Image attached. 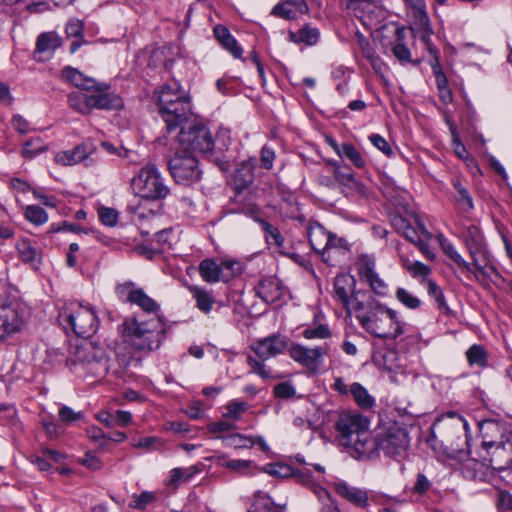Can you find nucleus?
<instances>
[{
	"label": "nucleus",
	"instance_id": "nucleus-1",
	"mask_svg": "<svg viewBox=\"0 0 512 512\" xmlns=\"http://www.w3.org/2000/svg\"><path fill=\"white\" fill-rule=\"evenodd\" d=\"M121 341L115 346V356L119 368L113 371L121 376L135 361L136 351H152L160 347L164 339V329L159 317L142 319L141 316L126 318L119 327Z\"/></svg>",
	"mask_w": 512,
	"mask_h": 512
},
{
	"label": "nucleus",
	"instance_id": "nucleus-2",
	"mask_svg": "<svg viewBox=\"0 0 512 512\" xmlns=\"http://www.w3.org/2000/svg\"><path fill=\"white\" fill-rule=\"evenodd\" d=\"M355 317L361 327L369 334L394 340L404 333V324L398 318V313L372 296L367 297L362 309H357Z\"/></svg>",
	"mask_w": 512,
	"mask_h": 512
},
{
	"label": "nucleus",
	"instance_id": "nucleus-3",
	"mask_svg": "<svg viewBox=\"0 0 512 512\" xmlns=\"http://www.w3.org/2000/svg\"><path fill=\"white\" fill-rule=\"evenodd\" d=\"M479 430L482 446L491 456V467L499 473L508 472L512 464V432L496 420L483 421Z\"/></svg>",
	"mask_w": 512,
	"mask_h": 512
},
{
	"label": "nucleus",
	"instance_id": "nucleus-4",
	"mask_svg": "<svg viewBox=\"0 0 512 512\" xmlns=\"http://www.w3.org/2000/svg\"><path fill=\"white\" fill-rule=\"evenodd\" d=\"M341 444L352 449V456L372 458L375 456L374 438L369 431V422L360 415L341 417L337 422Z\"/></svg>",
	"mask_w": 512,
	"mask_h": 512
},
{
	"label": "nucleus",
	"instance_id": "nucleus-5",
	"mask_svg": "<svg viewBox=\"0 0 512 512\" xmlns=\"http://www.w3.org/2000/svg\"><path fill=\"white\" fill-rule=\"evenodd\" d=\"M69 361L95 378H102L109 371L113 373L116 370L108 365L105 349L86 338L75 345Z\"/></svg>",
	"mask_w": 512,
	"mask_h": 512
},
{
	"label": "nucleus",
	"instance_id": "nucleus-6",
	"mask_svg": "<svg viewBox=\"0 0 512 512\" xmlns=\"http://www.w3.org/2000/svg\"><path fill=\"white\" fill-rule=\"evenodd\" d=\"M59 322L65 329H71L77 336L89 338L98 329V319L90 306L78 301H69L60 309Z\"/></svg>",
	"mask_w": 512,
	"mask_h": 512
},
{
	"label": "nucleus",
	"instance_id": "nucleus-7",
	"mask_svg": "<svg viewBox=\"0 0 512 512\" xmlns=\"http://www.w3.org/2000/svg\"><path fill=\"white\" fill-rule=\"evenodd\" d=\"M131 188L137 196L149 201L162 200L170 193L161 173L152 163L146 164L132 178Z\"/></svg>",
	"mask_w": 512,
	"mask_h": 512
},
{
	"label": "nucleus",
	"instance_id": "nucleus-8",
	"mask_svg": "<svg viewBox=\"0 0 512 512\" xmlns=\"http://www.w3.org/2000/svg\"><path fill=\"white\" fill-rule=\"evenodd\" d=\"M307 235L312 249L321 255L322 260L330 265L335 254L345 251L346 242L330 234L319 223H312L308 226Z\"/></svg>",
	"mask_w": 512,
	"mask_h": 512
},
{
	"label": "nucleus",
	"instance_id": "nucleus-9",
	"mask_svg": "<svg viewBox=\"0 0 512 512\" xmlns=\"http://www.w3.org/2000/svg\"><path fill=\"white\" fill-rule=\"evenodd\" d=\"M375 453L382 451L386 456L400 459L405 457L409 448L410 439L406 429L393 424L374 438Z\"/></svg>",
	"mask_w": 512,
	"mask_h": 512
},
{
	"label": "nucleus",
	"instance_id": "nucleus-10",
	"mask_svg": "<svg viewBox=\"0 0 512 512\" xmlns=\"http://www.w3.org/2000/svg\"><path fill=\"white\" fill-rule=\"evenodd\" d=\"M356 280L349 274L337 275L334 279V298L341 302L345 310L352 311L363 308V303L371 294L365 290H355Z\"/></svg>",
	"mask_w": 512,
	"mask_h": 512
},
{
	"label": "nucleus",
	"instance_id": "nucleus-11",
	"mask_svg": "<svg viewBox=\"0 0 512 512\" xmlns=\"http://www.w3.org/2000/svg\"><path fill=\"white\" fill-rule=\"evenodd\" d=\"M170 173L175 181L182 185H190L201 179L202 170L198 160L190 153H176L169 161Z\"/></svg>",
	"mask_w": 512,
	"mask_h": 512
},
{
	"label": "nucleus",
	"instance_id": "nucleus-12",
	"mask_svg": "<svg viewBox=\"0 0 512 512\" xmlns=\"http://www.w3.org/2000/svg\"><path fill=\"white\" fill-rule=\"evenodd\" d=\"M329 350L330 347L327 343L314 348L292 343L288 348V354L295 362L305 367L309 373L316 374L319 372L324 357L328 355Z\"/></svg>",
	"mask_w": 512,
	"mask_h": 512
},
{
	"label": "nucleus",
	"instance_id": "nucleus-13",
	"mask_svg": "<svg viewBox=\"0 0 512 512\" xmlns=\"http://www.w3.org/2000/svg\"><path fill=\"white\" fill-rule=\"evenodd\" d=\"M464 242L472 258V273L478 278L479 274H485L484 265L488 262V250L480 229L470 225L464 233Z\"/></svg>",
	"mask_w": 512,
	"mask_h": 512
},
{
	"label": "nucleus",
	"instance_id": "nucleus-14",
	"mask_svg": "<svg viewBox=\"0 0 512 512\" xmlns=\"http://www.w3.org/2000/svg\"><path fill=\"white\" fill-rule=\"evenodd\" d=\"M178 138L183 150L209 153L215 145L209 129L202 124L191 126L188 129H181Z\"/></svg>",
	"mask_w": 512,
	"mask_h": 512
},
{
	"label": "nucleus",
	"instance_id": "nucleus-15",
	"mask_svg": "<svg viewBox=\"0 0 512 512\" xmlns=\"http://www.w3.org/2000/svg\"><path fill=\"white\" fill-rule=\"evenodd\" d=\"M287 340L280 335H271L257 340L251 349L261 360H267L281 354L287 348Z\"/></svg>",
	"mask_w": 512,
	"mask_h": 512
},
{
	"label": "nucleus",
	"instance_id": "nucleus-16",
	"mask_svg": "<svg viewBox=\"0 0 512 512\" xmlns=\"http://www.w3.org/2000/svg\"><path fill=\"white\" fill-rule=\"evenodd\" d=\"M190 113V98L180 100L159 111L169 131L181 126L188 119Z\"/></svg>",
	"mask_w": 512,
	"mask_h": 512
},
{
	"label": "nucleus",
	"instance_id": "nucleus-17",
	"mask_svg": "<svg viewBox=\"0 0 512 512\" xmlns=\"http://www.w3.org/2000/svg\"><path fill=\"white\" fill-rule=\"evenodd\" d=\"M24 320L17 306H0V340L21 330Z\"/></svg>",
	"mask_w": 512,
	"mask_h": 512
},
{
	"label": "nucleus",
	"instance_id": "nucleus-18",
	"mask_svg": "<svg viewBox=\"0 0 512 512\" xmlns=\"http://www.w3.org/2000/svg\"><path fill=\"white\" fill-rule=\"evenodd\" d=\"M153 97L156 100L158 112L180 100L189 98L185 90L176 81L162 85L159 90L154 92Z\"/></svg>",
	"mask_w": 512,
	"mask_h": 512
},
{
	"label": "nucleus",
	"instance_id": "nucleus-19",
	"mask_svg": "<svg viewBox=\"0 0 512 512\" xmlns=\"http://www.w3.org/2000/svg\"><path fill=\"white\" fill-rule=\"evenodd\" d=\"M61 77L78 89L85 91L103 92L108 89L104 83H98L93 78L83 75L79 70L72 67H65L61 71Z\"/></svg>",
	"mask_w": 512,
	"mask_h": 512
},
{
	"label": "nucleus",
	"instance_id": "nucleus-20",
	"mask_svg": "<svg viewBox=\"0 0 512 512\" xmlns=\"http://www.w3.org/2000/svg\"><path fill=\"white\" fill-rule=\"evenodd\" d=\"M333 487L339 496L351 504L363 509L369 506V497L366 490L351 486L343 480L334 482Z\"/></svg>",
	"mask_w": 512,
	"mask_h": 512
},
{
	"label": "nucleus",
	"instance_id": "nucleus-21",
	"mask_svg": "<svg viewBox=\"0 0 512 512\" xmlns=\"http://www.w3.org/2000/svg\"><path fill=\"white\" fill-rule=\"evenodd\" d=\"M409 8L411 16L414 18V25L423 30L424 38L430 36L433 32L430 26V20L426 11L425 0H404Z\"/></svg>",
	"mask_w": 512,
	"mask_h": 512
},
{
	"label": "nucleus",
	"instance_id": "nucleus-22",
	"mask_svg": "<svg viewBox=\"0 0 512 512\" xmlns=\"http://www.w3.org/2000/svg\"><path fill=\"white\" fill-rule=\"evenodd\" d=\"M292 478H294L297 483L309 488L317 498L328 497V491L319 484L321 480L320 477L315 478L308 468L294 469Z\"/></svg>",
	"mask_w": 512,
	"mask_h": 512
},
{
	"label": "nucleus",
	"instance_id": "nucleus-23",
	"mask_svg": "<svg viewBox=\"0 0 512 512\" xmlns=\"http://www.w3.org/2000/svg\"><path fill=\"white\" fill-rule=\"evenodd\" d=\"M256 295L266 303H275L282 296V287L277 279L266 278L256 287Z\"/></svg>",
	"mask_w": 512,
	"mask_h": 512
},
{
	"label": "nucleus",
	"instance_id": "nucleus-24",
	"mask_svg": "<svg viewBox=\"0 0 512 512\" xmlns=\"http://www.w3.org/2000/svg\"><path fill=\"white\" fill-rule=\"evenodd\" d=\"M258 212L257 207H251L249 208V215L259 223L261 226L262 231L265 235V240L269 245H275L277 247H282L284 244V238L282 234L280 233L279 229L269 222H267L264 219L258 218L255 215Z\"/></svg>",
	"mask_w": 512,
	"mask_h": 512
},
{
	"label": "nucleus",
	"instance_id": "nucleus-25",
	"mask_svg": "<svg viewBox=\"0 0 512 512\" xmlns=\"http://www.w3.org/2000/svg\"><path fill=\"white\" fill-rule=\"evenodd\" d=\"M16 249L20 260L32 266H36L41 262V250L34 245L29 239L23 238L18 240Z\"/></svg>",
	"mask_w": 512,
	"mask_h": 512
},
{
	"label": "nucleus",
	"instance_id": "nucleus-26",
	"mask_svg": "<svg viewBox=\"0 0 512 512\" xmlns=\"http://www.w3.org/2000/svg\"><path fill=\"white\" fill-rule=\"evenodd\" d=\"M213 32L215 38L223 48L228 50L235 58L242 57V48L238 45L236 39L231 35L230 31L225 26L216 25Z\"/></svg>",
	"mask_w": 512,
	"mask_h": 512
},
{
	"label": "nucleus",
	"instance_id": "nucleus-27",
	"mask_svg": "<svg viewBox=\"0 0 512 512\" xmlns=\"http://www.w3.org/2000/svg\"><path fill=\"white\" fill-rule=\"evenodd\" d=\"M188 289L196 302V307L205 314L210 313L216 303L213 292L195 285L189 286Z\"/></svg>",
	"mask_w": 512,
	"mask_h": 512
},
{
	"label": "nucleus",
	"instance_id": "nucleus-28",
	"mask_svg": "<svg viewBox=\"0 0 512 512\" xmlns=\"http://www.w3.org/2000/svg\"><path fill=\"white\" fill-rule=\"evenodd\" d=\"M202 466V464H196L186 468H173L169 472L168 484L178 487L180 484L190 481L195 475L202 471Z\"/></svg>",
	"mask_w": 512,
	"mask_h": 512
},
{
	"label": "nucleus",
	"instance_id": "nucleus-29",
	"mask_svg": "<svg viewBox=\"0 0 512 512\" xmlns=\"http://www.w3.org/2000/svg\"><path fill=\"white\" fill-rule=\"evenodd\" d=\"M320 38V32L317 28L311 27L310 25H304L297 32L289 31V41L299 44L304 43L308 46H313L318 43Z\"/></svg>",
	"mask_w": 512,
	"mask_h": 512
},
{
	"label": "nucleus",
	"instance_id": "nucleus-30",
	"mask_svg": "<svg viewBox=\"0 0 512 512\" xmlns=\"http://www.w3.org/2000/svg\"><path fill=\"white\" fill-rule=\"evenodd\" d=\"M74 148L79 162L84 164L85 167H93L97 164L98 160L94 157L97 147L91 138L85 139Z\"/></svg>",
	"mask_w": 512,
	"mask_h": 512
},
{
	"label": "nucleus",
	"instance_id": "nucleus-31",
	"mask_svg": "<svg viewBox=\"0 0 512 512\" xmlns=\"http://www.w3.org/2000/svg\"><path fill=\"white\" fill-rule=\"evenodd\" d=\"M199 273L202 279L208 283H216L225 280L222 267L212 259H204L199 265Z\"/></svg>",
	"mask_w": 512,
	"mask_h": 512
},
{
	"label": "nucleus",
	"instance_id": "nucleus-32",
	"mask_svg": "<svg viewBox=\"0 0 512 512\" xmlns=\"http://www.w3.org/2000/svg\"><path fill=\"white\" fill-rule=\"evenodd\" d=\"M92 102V110H117L123 107V100L113 93L95 94Z\"/></svg>",
	"mask_w": 512,
	"mask_h": 512
},
{
	"label": "nucleus",
	"instance_id": "nucleus-33",
	"mask_svg": "<svg viewBox=\"0 0 512 512\" xmlns=\"http://www.w3.org/2000/svg\"><path fill=\"white\" fill-rule=\"evenodd\" d=\"M331 145L341 158L348 159L357 168L365 166L366 162L362 154L352 144L344 143L338 146L335 142H332Z\"/></svg>",
	"mask_w": 512,
	"mask_h": 512
},
{
	"label": "nucleus",
	"instance_id": "nucleus-34",
	"mask_svg": "<svg viewBox=\"0 0 512 512\" xmlns=\"http://www.w3.org/2000/svg\"><path fill=\"white\" fill-rule=\"evenodd\" d=\"M93 95L73 92L68 95V104L75 111L87 115L92 111Z\"/></svg>",
	"mask_w": 512,
	"mask_h": 512
},
{
	"label": "nucleus",
	"instance_id": "nucleus-35",
	"mask_svg": "<svg viewBox=\"0 0 512 512\" xmlns=\"http://www.w3.org/2000/svg\"><path fill=\"white\" fill-rule=\"evenodd\" d=\"M452 185L456 191L455 193V201L457 205L463 212H469L474 209L473 199L463 184V182L456 178L453 180Z\"/></svg>",
	"mask_w": 512,
	"mask_h": 512
},
{
	"label": "nucleus",
	"instance_id": "nucleus-36",
	"mask_svg": "<svg viewBox=\"0 0 512 512\" xmlns=\"http://www.w3.org/2000/svg\"><path fill=\"white\" fill-rule=\"evenodd\" d=\"M61 46L60 37L53 33H42L36 43V53H49L52 54L57 48Z\"/></svg>",
	"mask_w": 512,
	"mask_h": 512
},
{
	"label": "nucleus",
	"instance_id": "nucleus-37",
	"mask_svg": "<svg viewBox=\"0 0 512 512\" xmlns=\"http://www.w3.org/2000/svg\"><path fill=\"white\" fill-rule=\"evenodd\" d=\"M438 240L444 253L453 260L459 267L468 272L473 271L472 265L464 260V258L457 252L452 243H450L443 234L438 235Z\"/></svg>",
	"mask_w": 512,
	"mask_h": 512
},
{
	"label": "nucleus",
	"instance_id": "nucleus-38",
	"mask_svg": "<svg viewBox=\"0 0 512 512\" xmlns=\"http://www.w3.org/2000/svg\"><path fill=\"white\" fill-rule=\"evenodd\" d=\"M132 304L139 306L144 312L153 313L155 317H158L160 306L142 289H138L137 292L132 294Z\"/></svg>",
	"mask_w": 512,
	"mask_h": 512
},
{
	"label": "nucleus",
	"instance_id": "nucleus-39",
	"mask_svg": "<svg viewBox=\"0 0 512 512\" xmlns=\"http://www.w3.org/2000/svg\"><path fill=\"white\" fill-rule=\"evenodd\" d=\"M249 512H279V509L266 493L258 491L254 494Z\"/></svg>",
	"mask_w": 512,
	"mask_h": 512
},
{
	"label": "nucleus",
	"instance_id": "nucleus-40",
	"mask_svg": "<svg viewBox=\"0 0 512 512\" xmlns=\"http://www.w3.org/2000/svg\"><path fill=\"white\" fill-rule=\"evenodd\" d=\"M462 475L470 480H481L484 476V465L471 458H467L461 465Z\"/></svg>",
	"mask_w": 512,
	"mask_h": 512
},
{
	"label": "nucleus",
	"instance_id": "nucleus-41",
	"mask_svg": "<svg viewBox=\"0 0 512 512\" xmlns=\"http://www.w3.org/2000/svg\"><path fill=\"white\" fill-rule=\"evenodd\" d=\"M350 392L356 403L363 409L371 408L374 405V398L359 383H353Z\"/></svg>",
	"mask_w": 512,
	"mask_h": 512
},
{
	"label": "nucleus",
	"instance_id": "nucleus-42",
	"mask_svg": "<svg viewBox=\"0 0 512 512\" xmlns=\"http://www.w3.org/2000/svg\"><path fill=\"white\" fill-rule=\"evenodd\" d=\"M303 13H300L296 7L291 6L286 1L279 2L276 4L272 11L271 15L283 18L286 20H294L297 19L299 15H302Z\"/></svg>",
	"mask_w": 512,
	"mask_h": 512
},
{
	"label": "nucleus",
	"instance_id": "nucleus-43",
	"mask_svg": "<svg viewBox=\"0 0 512 512\" xmlns=\"http://www.w3.org/2000/svg\"><path fill=\"white\" fill-rule=\"evenodd\" d=\"M329 164L334 166L335 179L339 184L349 188H354L357 185V181L349 168L341 167L334 162H329Z\"/></svg>",
	"mask_w": 512,
	"mask_h": 512
},
{
	"label": "nucleus",
	"instance_id": "nucleus-44",
	"mask_svg": "<svg viewBox=\"0 0 512 512\" xmlns=\"http://www.w3.org/2000/svg\"><path fill=\"white\" fill-rule=\"evenodd\" d=\"M25 218L34 225H43L48 221V214L38 205H28L25 207Z\"/></svg>",
	"mask_w": 512,
	"mask_h": 512
},
{
	"label": "nucleus",
	"instance_id": "nucleus-45",
	"mask_svg": "<svg viewBox=\"0 0 512 512\" xmlns=\"http://www.w3.org/2000/svg\"><path fill=\"white\" fill-rule=\"evenodd\" d=\"M402 265L414 278H426L431 273L430 267L420 261H410L408 258H402Z\"/></svg>",
	"mask_w": 512,
	"mask_h": 512
},
{
	"label": "nucleus",
	"instance_id": "nucleus-46",
	"mask_svg": "<svg viewBox=\"0 0 512 512\" xmlns=\"http://www.w3.org/2000/svg\"><path fill=\"white\" fill-rule=\"evenodd\" d=\"M223 445L225 447L235 448V449H244L251 448V440L249 436H245L242 434H231L228 436L220 437Z\"/></svg>",
	"mask_w": 512,
	"mask_h": 512
},
{
	"label": "nucleus",
	"instance_id": "nucleus-47",
	"mask_svg": "<svg viewBox=\"0 0 512 512\" xmlns=\"http://www.w3.org/2000/svg\"><path fill=\"white\" fill-rule=\"evenodd\" d=\"M264 471L267 474L278 478H289L294 474L293 467L281 462L267 464Z\"/></svg>",
	"mask_w": 512,
	"mask_h": 512
},
{
	"label": "nucleus",
	"instance_id": "nucleus-48",
	"mask_svg": "<svg viewBox=\"0 0 512 512\" xmlns=\"http://www.w3.org/2000/svg\"><path fill=\"white\" fill-rule=\"evenodd\" d=\"M466 357L470 365L484 367L487 364L486 352L480 345L471 346L466 352Z\"/></svg>",
	"mask_w": 512,
	"mask_h": 512
},
{
	"label": "nucleus",
	"instance_id": "nucleus-49",
	"mask_svg": "<svg viewBox=\"0 0 512 512\" xmlns=\"http://www.w3.org/2000/svg\"><path fill=\"white\" fill-rule=\"evenodd\" d=\"M395 297L408 309H417L421 305V300L405 288H398Z\"/></svg>",
	"mask_w": 512,
	"mask_h": 512
},
{
	"label": "nucleus",
	"instance_id": "nucleus-50",
	"mask_svg": "<svg viewBox=\"0 0 512 512\" xmlns=\"http://www.w3.org/2000/svg\"><path fill=\"white\" fill-rule=\"evenodd\" d=\"M357 270L359 276L365 280L376 274L375 259L368 255H362L357 263Z\"/></svg>",
	"mask_w": 512,
	"mask_h": 512
},
{
	"label": "nucleus",
	"instance_id": "nucleus-51",
	"mask_svg": "<svg viewBox=\"0 0 512 512\" xmlns=\"http://www.w3.org/2000/svg\"><path fill=\"white\" fill-rule=\"evenodd\" d=\"M302 335L305 339H328L331 337V331L325 324H319L306 328Z\"/></svg>",
	"mask_w": 512,
	"mask_h": 512
},
{
	"label": "nucleus",
	"instance_id": "nucleus-52",
	"mask_svg": "<svg viewBox=\"0 0 512 512\" xmlns=\"http://www.w3.org/2000/svg\"><path fill=\"white\" fill-rule=\"evenodd\" d=\"M98 216L103 225L114 227L118 222L119 213L114 208L100 206L98 208Z\"/></svg>",
	"mask_w": 512,
	"mask_h": 512
},
{
	"label": "nucleus",
	"instance_id": "nucleus-53",
	"mask_svg": "<svg viewBox=\"0 0 512 512\" xmlns=\"http://www.w3.org/2000/svg\"><path fill=\"white\" fill-rule=\"evenodd\" d=\"M265 360H257L252 356L247 357V364L249 365L251 372L259 375L263 379H269L272 377L271 371L264 364Z\"/></svg>",
	"mask_w": 512,
	"mask_h": 512
},
{
	"label": "nucleus",
	"instance_id": "nucleus-54",
	"mask_svg": "<svg viewBox=\"0 0 512 512\" xmlns=\"http://www.w3.org/2000/svg\"><path fill=\"white\" fill-rule=\"evenodd\" d=\"M427 291L428 294L434 298L439 309H448L443 292L435 281L431 279L427 280Z\"/></svg>",
	"mask_w": 512,
	"mask_h": 512
},
{
	"label": "nucleus",
	"instance_id": "nucleus-55",
	"mask_svg": "<svg viewBox=\"0 0 512 512\" xmlns=\"http://www.w3.org/2000/svg\"><path fill=\"white\" fill-rule=\"evenodd\" d=\"M76 155L75 148L72 150H64L56 153L54 160L57 164L62 166H72L80 163Z\"/></svg>",
	"mask_w": 512,
	"mask_h": 512
},
{
	"label": "nucleus",
	"instance_id": "nucleus-56",
	"mask_svg": "<svg viewBox=\"0 0 512 512\" xmlns=\"http://www.w3.org/2000/svg\"><path fill=\"white\" fill-rule=\"evenodd\" d=\"M446 122L449 125V129H450V132L452 135L453 147H454V151H455L456 155L459 158H465V156L467 155V150H466L465 146L462 144V142L458 136L455 125L453 124L452 121H450L449 118H446Z\"/></svg>",
	"mask_w": 512,
	"mask_h": 512
},
{
	"label": "nucleus",
	"instance_id": "nucleus-57",
	"mask_svg": "<svg viewBox=\"0 0 512 512\" xmlns=\"http://www.w3.org/2000/svg\"><path fill=\"white\" fill-rule=\"evenodd\" d=\"M156 500V494L149 491H144L141 494L133 495V504L131 505L133 508L144 510L147 505Z\"/></svg>",
	"mask_w": 512,
	"mask_h": 512
},
{
	"label": "nucleus",
	"instance_id": "nucleus-58",
	"mask_svg": "<svg viewBox=\"0 0 512 512\" xmlns=\"http://www.w3.org/2000/svg\"><path fill=\"white\" fill-rule=\"evenodd\" d=\"M248 408V405L246 402H230L226 406V413L224 414L225 417L231 418L233 420L240 419V416L243 412H245Z\"/></svg>",
	"mask_w": 512,
	"mask_h": 512
},
{
	"label": "nucleus",
	"instance_id": "nucleus-59",
	"mask_svg": "<svg viewBox=\"0 0 512 512\" xmlns=\"http://www.w3.org/2000/svg\"><path fill=\"white\" fill-rule=\"evenodd\" d=\"M45 150L38 139H31L25 143L22 154L26 158H33Z\"/></svg>",
	"mask_w": 512,
	"mask_h": 512
},
{
	"label": "nucleus",
	"instance_id": "nucleus-60",
	"mask_svg": "<svg viewBox=\"0 0 512 512\" xmlns=\"http://www.w3.org/2000/svg\"><path fill=\"white\" fill-rule=\"evenodd\" d=\"M137 290L132 282H126L116 287V294L121 301L132 303V294Z\"/></svg>",
	"mask_w": 512,
	"mask_h": 512
},
{
	"label": "nucleus",
	"instance_id": "nucleus-61",
	"mask_svg": "<svg viewBox=\"0 0 512 512\" xmlns=\"http://www.w3.org/2000/svg\"><path fill=\"white\" fill-rule=\"evenodd\" d=\"M274 395L281 399H290L295 396L296 390L294 386L288 382H282L274 387Z\"/></svg>",
	"mask_w": 512,
	"mask_h": 512
},
{
	"label": "nucleus",
	"instance_id": "nucleus-62",
	"mask_svg": "<svg viewBox=\"0 0 512 512\" xmlns=\"http://www.w3.org/2000/svg\"><path fill=\"white\" fill-rule=\"evenodd\" d=\"M59 419L64 423H72L82 419L83 414L76 412L68 406H63L59 409Z\"/></svg>",
	"mask_w": 512,
	"mask_h": 512
},
{
	"label": "nucleus",
	"instance_id": "nucleus-63",
	"mask_svg": "<svg viewBox=\"0 0 512 512\" xmlns=\"http://www.w3.org/2000/svg\"><path fill=\"white\" fill-rule=\"evenodd\" d=\"M222 274H225V280L241 272V264L234 260H224L221 262Z\"/></svg>",
	"mask_w": 512,
	"mask_h": 512
},
{
	"label": "nucleus",
	"instance_id": "nucleus-64",
	"mask_svg": "<svg viewBox=\"0 0 512 512\" xmlns=\"http://www.w3.org/2000/svg\"><path fill=\"white\" fill-rule=\"evenodd\" d=\"M496 504L499 512H512V494L500 491Z\"/></svg>",
	"mask_w": 512,
	"mask_h": 512
}]
</instances>
